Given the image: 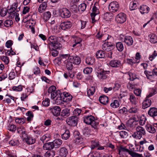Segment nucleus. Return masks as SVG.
Returning a JSON list of instances; mask_svg holds the SVG:
<instances>
[{
    "instance_id": "a19ab883",
    "label": "nucleus",
    "mask_w": 157,
    "mask_h": 157,
    "mask_svg": "<svg viewBox=\"0 0 157 157\" xmlns=\"http://www.w3.org/2000/svg\"><path fill=\"white\" fill-rule=\"evenodd\" d=\"M55 154L54 151H47L44 154L45 157H53Z\"/></svg>"
},
{
    "instance_id": "f8f14e48",
    "label": "nucleus",
    "mask_w": 157,
    "mask_h": 157,
    "mask_svg": "<svg viewBox=\"0 0 157 157\" xmlns=\"http://www.w3.org/2000/svg\"><path fill=\"white\" fill-rule=\"evenodd\" d=\"M72 45L73 47H75L77 45H78L79 46L80 44V43L82 41V38L77 36H74L72 38Z\"/></svg>"
},
{
    "instance_id": "4d7b16f0",
    "label": "nucleus",
    "mask_w": 157,
    "mask_h": 157,
    "mask_svg": "<svg viewBox=\"0 0 157 157\" xmlns=\"http://www.w3.org/2000/svg\"><path fill=\"white\" fill-rule=\"evenodd\" d=\"M138 110L136 107L131 108L128 110V112L130 113H136L138 112Z\"/></svg>"
},
{
    "instance_id": "39448f33",
    "label": "nucleus",
    "mask_w": 157,
    "mask_h": 157,
    "mask_svg": "<svg viewBox=\"0 0 157 157\" xmlns=\"http://www.w3.org/2000/svg\"><path fill=\"white\" fill-rule=\"evenodd\" d=\"M96 4L93 7L92 12L91 14V16L92 20V23H94L99 19V12L98 8L95 6Z\"/></svg>"
},
{
    "instance_id": "09e8293b",
    "label": "nucleus",
    "mask_w": 157,
    "mask_h": 157,
    "mask_svg": "<svg viewBox=\"0 0 157 157\" xmlns=\"http://www.w3.org/2000/svg\"><path fill=\"white\" fill-rule=\"evenodd\" d=\"M94 146L98 147L97 149L99 150H102L105 149V147H106V144L104 146H101L99 144L98 142L94 143Z\"/></svg>"
},
{
    "instance_id": "37998d69",
    "label": "nucleus",
    "mask_w": 157,
    "mask_h": 157,
    "mask_svg": "<svg viewBox=\"0 0 157 157\" xmlns=\"http://www.w3.org/2000/svg\"><path fill=\"white\" fill-rule=\"evenodd\" d=\"M26 114L28 116L27 117V119L28 121H31L33 117V112L31 111H28Z\"/></svg>"
},
{
    "instance_id": "774afa93",
    "label": "nucleus",
    "mask_w": 157,
    "mask_h": 157,
    "mask_svg": "<svg viewBox=\"0 0 157 157\" xmlns=\"http://www.w3.org/2000/svg\"><path fill=\"white\" fill-rule=\"evenodd\" d=\"M5 153L7 155V157H17L16 155H14L9 151H6Z\"/></svg>"
},
{
    "instance_id": "393cba45",
    "label": "nucleus",
    "mask_w": 157,
    "mask_h": 157,
    "mask_svg": "<svg viewBox=\"0 0 157 157\" xmlns=\"http://www.w3.org/2000/svg\"><path fill=\"white\" fill-rule=\"evenodd\" d=\"M99 100L101 103L106 105L109 101V99L105 95H102L100 97Z\"/></svg>"
},
{
    "instance_id": "864d4df0",
    "label": "nucleus",
    "mask_w": 157,
    "mask_h": 157,
    "mask_svg": "<svg viewBox=\"0 0 157 157\" xmlns=\"http://www.w3.org/2000/svg\"><path fill=\"white\" fill-rule=\"evenodd\" d=\"M83 139L79 136L76 137L75 140V142L76 144H81L83 143Z\"/></svg>"
},
{
    "instance_id": "6ab92c4d",
    "label": "nucleus",
    "mask_w": 157,
    "mask_h": 157,
    "mask_svg": "<svg viewBox=\"0 0 157 157\" xmlns=\"http://www.w3.org/2000/svg\"><path fill=\"white\" fill-rule=\"evenodd\" d=\"M109 65L112 67H118L121 66V62L118 60H113L110 61Z\"/></svg>"
},
{
    "instance_id": "7c9ffc66",
    "label": "nucleus",
    "mask_w": 157,
    "mask_h": 157,
    "mask_svg": "<svg viewBox=\"0 0 157 157\" xmlns=\"http://www.w3.org/2000/svg\"><path fill=\"white\" fill-rule=\"evenodd\" d=\"M128 112V109L125 107H120L118 110V112L120 114L122 115H127Z\"/></svg>"
},
{
    "instance_id": "338daca9",
    "label": "nucleus",
    "mask_w": 157,
    "mask_h": 157,
    "mask_svg": "<svg viewBox=\"0 0 157 157\" xmlns=\"http://www.w3.org/2000/svg\"><path fill=\"white\" fill-rule=\"evenodd\" d=\"M7 11L8 13L10 14V17L11 18H13L15 17L16 13L15 11L13 12L12 10H8Z\"/></svg>"
},
{
    "instance_id": "4c0bfd02",
    "label": "nucleus",
    "mask_w": 157,
    "mask_h": 157,
    "mask_svg": "<svg viewBox=\"0 0 157 157\" xmlns=\"http://www.w3.org/2000/svg\"><path fill=\"white\" fill-rule=\"evenodd\" d=\"M94 62L95 59L90 57H88L86 59V62L88 65H92Z\"/></svg>"
},
{
    "instance_id": "aec40b11",
    "label": "nucleus",
    "mask_w": 157,
    "mask_h": 157,
    "mask_svg": "<svg viewBox=\"0 0 157 157\" xmlns=\"http://www.w3.org/2000/svg\"><path fill=\"white\" fill-rule=\"evenodd\" d=\"M62 95V93H60V92L58 93L56 97L57 98L55 100V103L57 105L61 104L62 103V102L64 101V98Z\"/></svg>"
},
{
    "instance_id": "8fccbe9b",
    "label": "nucleus",
    "mask_w": 157,
    "mask_h": 157,
    "mask_svg": "<svg viewBox=\"0 0 157 157\" xmlns=\"http://www.w3.org/2000/svg\"><path fill=\"white\" fill-rule=\"evenodd\" d=\"M120 136L122 138H126L128 136V133L125 131H122L119 132Z\"/></svg>"
},
{
    "instance_id": "72a5a7b5",
    "label": "nucleus",
    "mask_w": 157,
    "mask_h": 157,
    "mask_svg": "<svg viewBox=\"0 0 157 157\" xmlns=\"http://www.w3.org/2000/svg\"><path fill=\"white\" fill-rule=\"evenodd\" d=\"M17 6L18 4L17 2L14 3L12 7L9 9L10 10H11L13 12L16 10V12H18L20 10V7H19L17 8Z\"/></svg>"
},
{
    "instance_id": "ddd939ff",
    "label": "nucleus",
    "mask_w": 157,
    "mask_h": 157,
    "mask_svg": "<svg viewBox=\"0 0 157 157\" xmlns=\"http://www.w3.org/2000/svg\"><path fill=\"white\" fill-rule=\"evenodd\" d=\"M110 72L109 71H105L103 70L98 73L97 76L100 79H105L107 77L106 74H109Z\"/></svg>"
},
{
    "instance_id": "c03bdc74",
    "label": "nucleus",
    "mask_w": 157,
    "mask_h": 157,
    "mask_svg": "<svg viewBox=\"0 0 157 157\" xmlns=\"http://www.w3.org/2000/svg\"><path fill=\"white\" fill-rule=\"evenodd\" d=\"M51 17V14L49 11L45 12L44 13L43 18L45 21L49 20Z\"/></svg>"
},
{
    "instance_id": "58836bf2",
    "label": "nucleus",
    "mask_w": 157,
    "mask_h": 157,
    "mask_svg": "<svg viewBox=\"0 0 157 157\" xmlns=\"http://www.w3.org/2000/svg\"><path fill=\"white\" fill-rule=\"evenodd\" d=\"M50 138V135L49 134H46L40 138V140L42 141L43 143L46 142L48 141Z\"/></svg>"
},
{
    "instance_id": "680f3d73",
    "label": "nucleus",
    "mask_w": 157,
    "mask_h": 157,
    "mask_svg": "<svg viewBox=\"0 0 157 157\" xmlns=\"http://www.w3.org/2000/svg\"><path fill=\"white\" fill-rule=\"evenodd\" d=\"M12 89L14 91H21L22 90L23 88L21 86L19 85L17 86H13L12 87Z\"/></svg>"
},
{
    "instance_id": "f3484780",
    "label": "nucleus",
    "mask_w": 157,
    "mask_h": 157,
    "mask_svg": "<svg viewBox=\"0 0 157 157\" xmlns=\"http://www.w3.org/2000/svg\"><path fill=\"white\" fill-rule=\"evenodd\" d=\"M68 153V150L65 147H60L59 150V155L61 157H66Z\"/></svg>"
},
{
    "instance_id": "9b49d317",
    "label": "nucleus",
    "mask_w": 157,
    "mask_h": 157,
    "mask_svg": "<svg viewBox=\"0 0 157 157\" xmlns=\"http://www.w3.org/2000/svg\"><path fill=\"white\" fill-rule=\"evenodd\" d=\"M113 45L112 44L108 41L103 44L102 46V49L104 51L109 52L111 51L113 49Z\"/></svg>"
},
{
    "instance_id": "c85d7f7f",
    "label": "nucleus",
    "mask_w": 157,
    "mask_h": 157,
    "mask_svg": "<svg viewBox=\"0 0 157 157\" xmlns=\"http://www.w3.org/2000/svg\"><path fill=\"white\" fill-rule=\"evenodd\" d=\"M149 10L150 8L147 6L142 5L140 7V11L142 14L148 13Z\"/></svg>"
},
{
    "instance_id": "de8ad7c7",
    "label": "nucleus",
    "mask_w": 157,
    "mask_h": 157,
    "mask_svg": "<svg viewBox=\"0 0 157 157\" xmlns=\"http://www.w3.org/2000/svg\"><path fill=\"white\" fill-rule=\"evenodd\" d=\"M15 121L16 123L21 124L25 123V120L23 118H16L15 119Z\"/></svg>"
},
{
    "instance_id": "f03ea898",
    "label": "nucleus",
    "mask_w": 157,
    "mask_h": 157,
    "mask_svg": "<svg viewBox=\"0 0 157 157\" xmlns=\"http://www.w3.org/2000/svg\"><path fill=\"white\" fill-rule=\"evenodd\" d=\"M83 121L87 124H90L91 126L96 129L98 123L95 119V117L92 115H88L84 116L83 117Z\"/></svg>"
},
{
    "instance_id": "a878e982",
    "label": "nucleus",
    "mask_w": 157,
    "mask_h": 157,
    "mask_svg": "<svg viewBox=\"0 0 157 157\" xmlns=\"http://www.w3.org/2000/svg\"><path fill=\"white\" fill-rule=\"evenodd\" d=\"M135 122L129 120L127 122V126L129 129H132L135 127Z\"/></svg>"
},
{
    "instance_id": "2f4dec72",
    "label": "nucleus",
    "mask_w": 157,
    "mask_h": 157,
    "mask_svg": "<svg viewBox=\"0 0 157 157\" xmlns=\"http://www.w3.org/2000/svg\"><path fill=\"white\" fill-rule=\"evenodd\" d=\"M54 145V147L56 148L59 147L62 143V140L59 139H57L52 142Z\"/></svg>"
},
{
    "instance_id": "f704fd0d",
    "label": "nucleus",
    "mask_w": 157,
    "mask_h": 157,
    "mask_svg": "<svg viewBox=\"0 0 157 157\" xmlns=\"http://www.w3.org/2000/svg\"><path fill=\"white\" fill-rule=\"evenodd\" d=\"M150 37V41L151 43H155L157 42V36L154 34H152L149 35Z\"/></svg>"
},
{
    "instance_id": "ea45409f",
    "label": "nucleus",
    "mask_w": 157,
    "mask_h": 157,
    "mask_svg": "<svg viewBox=\"0 0 157 157\" xmlns=\"http://www.w3.org/2000/svg\"><path fill=\"white\" fill-rule=\"evenodd\" d=\"M137 3L136 1L131 2L130 4L129 8L131 10H133L137 9Z\"/></svg>"
},
{
    "instance_id": "79ce46f5",
    "label": "nucleus",
    "mask_w": 157,
    "mask_h": 157,
    "mask_svg": "<svg viewBox=\"0 0 157 157\" xmlns=\"http://www.w3.org/2000/svg\"><path fill=\"white\" fill-rule=\"evenodd\" d=\"M129 100L132 104L135 105L136 104L137 99L135 97L134 95H130Z\"/></svg>"
},
{
    "instance_id": "dca6fc26",
    "label": "nucleus",
    "mask_w": 157,
    "mask_h": 157,
    "mask_svg": "<svg viewBox=\"0 0 157 157\" xmlns=\"http://www.w3.org/2000/svg\"><path fill=\"white\" fill-rule=\"evenodd\" d=\"M72 25V23L71 21H64L61 23L60 26L62 29L66 30L70 28Z\"/></svg>"
},
{
    "instance_id": "13d9d810",
    "label": "nucleus",
    "mask_w": 157,
    "mask_h": 157,
    "mask_svg": "<svg viewBox=\"0 0 157 157\" xmlns=\"http://www.w3.org/2000/svg\"><path fill=\"white\" fill-rule=\"evenodd\" d=\"M113 14L111 13L107 12L105 13L104 16L105 17V19H111L113 17Z\"/></svg>"
},
{
    "instance_id": "3c124183",
    "label": "nucleus",
    "mask_w": 157,
    "mask_h": 157,
    "mask_svg": "<svg viewBox=\"0 0 157 157\" xmlns=\"http://www.w3.org/2000/svg\"><path fill=\"white\" fill-rule=\"evenodd\" d=\"M110 105L111 107L114 108L117 107L120 105L119 102L118 101L115 100L113 103L111 104Z\"/></svg>"
},
{
    "instance_id": "f257e3e1",
    "label": "nucleus",
    "mask_w": 157,
    "mask_h": 157,
    "mask_svg": "<svg viewBox=\"0 0 157 157\" xmlns=\"http://www.w3.org/2000/svg\"><path fill=\"white\" fill-rule=\"evenodd\" d=\"M58 38L54 36H51L48 38L50 42L48 43V47L50 54L53 57L56 56L59 52L57 49L61 47V44L58 41Z\"/></svg>"
},
{
    "instance_id": "9d476101",
    "label": "nucleus",
    "mask_w": 157,
    "mask_h": 157,
    "mask_svg": "<svg viewBox=\"0 0 157 157\" xmlns=\"http://www.w3.org/2000/svg\"><path fill=\"white\" fill-rule=\"evenodd\" d=\"M78 117L75 116H72L69 117L67 120L68 124L71 126H76L77 124Z\"/></svg>"
},
{
    "instance_id": "423d86ee",
    "label": "nucleus",
    "mask_w": 157,
    "mask_h": 157,
    "mask_svg": "<svg viewBox=\"0 0 157 157\" xmlns=\"http://www.w3.org/2000/svg\"><path fill=\"white\" fill-rule=\"evenodd\" d=\"M109 9L112 12L118 11L119 9V5L118 2L115 1L111 2L109 6Z\"/></svg>"
},
{
    "instance_id": "6e6552de",
    "label": "nucleus",
    "mask_w": 157,
    "mask_h": 157,
    "mask_svg": "<svg viewBox=\"0 0 157 157\" xmlns=\"http://www.w3.org/2000/svg\"><path fill=\"white\" fill-rule=\"evenodd\" d=\"M121 40L128 46L132 45L133 44V39L130 36H123V37L121 38Z\"/></svg>"
},
{
    "instance_id": "c756f323",
    "label": "nucleus",
    "mask_w": 157,
    "mask_h": 157,
    "mask_svg": "<svg viewBox=\"0 0 157 157\" xmlns=\"http://www.w3.org/2000/svg\"><path fill=\"white\" fill-rule=\"evenodd\" d=\"M70 115V109H65L62 110L61 115L64 118H66Z\"/></svg>"
},
{
    "instance_id": "5701e85b",
    "label": "nucleus",
    "mask_w": 157,
    "mask_h": 157,
    "mask_svg": "<svg viewBox=\"0 0 157 157\" xmlns=\"http://www.w3.org/2000/svg\"><path fill=\"white\" fill-rule=\"evenodd\" d=\"M54 147V145L52 142L45 143L43 146V149L45 150H51Z\"/></svg>"
},
{
    "instance_id": "473e14b6",
    "label": "nucleus",
    "mask_w": 157,
    "mask_h": 157,
    "mask_svg": "<svg viewBox=\"0 0 157 157\" xmlns=\"http://www.w3.org/2000/svg\"><path fill=\"white\" fill-rule=\"evenodd\" d=\"M116 47L117 50L120 52L122 51L124 48L123 43L120 42H117L116 43Z\"/></svg>"
},
{
    "instance_id": "412c9836",
    "label": "nucleus",
    "mask_w": 157,
    "mask_h": 157,
    "mask_svg": "<svg viewBox=\"0 0 157 157\" xmlns=\"http://www.w3.org/2000/svg\"><path fill=\"white\" fill-rule=\"evenodd\" d=\"M24 141L29 145L34 144L36 142V140L29 136H27L24 138Z\"/></svg>"
},
{
    "instance_id": "20e7f679",
    "label": "nucleus",
    "mask_w": 157,
    "mask_h": 157,
    "mask_svg": "<svg viewBox=\"0 0 157 157\" xmlns=\"http://www.w3.org/2000/svg\"><path fill=\"white\" fill-rule=\"evenodd\" d=\"M69 54L62 55L61 56V60L64 62L67 69L71 70L73 68V63L69 60Z\"/></svg>"
},
{
    "instance_id": "bf43d9fd",
    "label": "nucleus",
    "mask_w": 157,
    "mask_h": 157,
    "mask_svg": "<svg viewBox=\"0 0 157 157\" xmlns=\"http://www.w3.org/2000/svg\"><path fill=\"white\" fill-rule=\"evenodd\" d=\"M16 126L15 125H10L8 127V130L11 132L15 131L16 130Z\"/></svg>"
},
{
    "instance_id": "5fc2aeb1",
    "label": "nucleus",
    "mask_w": 157,
    "mask_h": 157,
    "mask_svg": "<svg viewBox=\"0 0 157 157\" xmlns=\"http://www.w3.org/2000/svg\"><path fill=\"white\" fill-rule=\"evenodd\" d=\"M93 70V69L91 67H87L85 68L83 72L84 74H89L91 73Z\"/></svg>"
},
{
    "instance_id": "a18cd8bd",
    "label": "nucleus",
    "mask_w": 157,
    "mask_h": 157,
    "mask_svg": "<svg viewBox=\"0 0 157 157\" xmlns=\"http://www.w3.org/2000/svg\"><path fill=\"white\" fill-rule=\"evenodd\" d=\"M86 7V5L85 3H82L80 4L78 7L79 11L83 12L85 11Z\"/></svg>"
},
{
    "instance_id": "0e129e2a",
    "label": "nucleus",
    "mask_w": 157,
    "mask_h": 157,
    "mask_svg": "<svg viewBox=\"0 0 157 157\" xmlns=\"http://www.w3.org/2000/svg\"><path fill=\"white\" fill-rule=\"evenodd\" d=\"M19 142L17 140H11L9 142V144L11 145L14 146L19 144Z\"/></svg>"
},
{
    "instance_id": "6e6d98bb",
    "label": "nucleus",
    "mask_w": 157,
    "mask_h": 157,
    "mask_svg": "<svg viewBox=\"0 0 157 157\" xmlns=\"http://www.w3.org/2000/svg\"><path fill=\"white\" fill-rule=\"evenodd\" d=\"M146 120L147 119L144 116H143L142 117H141L139 121L140 124L141 126L144 125L145 124Z\"/></svg>"
},
{
    "instance_id": "69168bd1",
    "label": "nucleus",
    "mask_w": 157,
    "mask_h": 157,
    "mask_svg": "<svg viewBox=\"0 0 157 157\" xmlns=\"http://www.w3.org/2000/svg\"><path fill=\"white\" fill-rule=\"evenodd\" d=\"M156 56H157V52L155 51L153 53L149 56V59L152 61Z\"/></svg>"
},
{
    "instance_id": "2eb2a0df",
    "label": "nucleus",
    "mask_w": 157,
    "mask_h": 157,
    "mask_svg": "<svg viewBox=\"0 0 157 157\" xmlns=\"http://www.w3.org/2000/svg\"><path fill=\"white\" fill-rule=\"evenodd\" d=\"M155 125H157V123L154 124L153 125L149 123H147L145 128L147 131L150 133H155L156 132V130L154 127H156L155 126Z\"/></svg>"
},
{
    "instance_id": "e433bc0d",
    "label": "nucleus",
    "mask_w": 157,
    "mask_h": 157,
    "mask_svg": "<svg viewBox=\"0 0 157 157\" xmlns=\"http://www.w3.org/2000/svg\"><path fill=\"white\" fill-rule=\"evenodd\" d=\"M95 87L92 86L88 90L87 94L88 96L93 95L95 91Z\"/></svg>"
},
{
    "instance_id": "4be33fe9",
    "label": "nucleus",
    "mask_w": 157,
    "mask_h": 157,
    "mask_svg": "<svg viewBox=\"0 0 157 157\" xmlns=\"http://www.w3.org/2000/svg\"><path fill=\"white\" fill-rule=\"evenodd\" d=\"M148 113L149 116L154 118L155 117L157 116V109L155 107L150 108Z\"/></svg>"
},
{
    "instance_id": "e2e57ef3",
    "label": "nucleus",
    "mask_w": 157,
    "mask_h": 157,
    "mask_svg": "<svg viewBox=\"0 0 157 157\" xmlns=\"http://www.w3.org/2000/svg\"><path fill=\"white\" fill-rule=\"evenodd\" d=\"M81 111L82 110L81 109L78 108L76 109L73 112L75 116L77 117L79 115Z\"/></svg>"
},
{
    "instance_id": "052dcab7",
    "label": "nucleus",
    "mask_w": 157,
    "mask_h": 157,
    "mask_svg": "<svg viewBox=\"0 0 157 157\" xmlns=\"http://www.w3.org/2000/svg\"><path fill=\"white\" fill-rule=\"evenodd\" d=\"M129 154L132 157H139L141 155L132 151H130Z\"/></svg>"
},
{
    "instance_id": "c9c22d12",
    "label": "nucleus",
    "mask_w": 157,
    "mask_h": 157,
    "mask_svg": "<svg viewBox=\"0 0 157 157\" xmlns=\"http://www.w3.org/2000/svg\"><path fill=\"white\" fill-rule=\"evenodd\" d=\"M105 54L104 51L101 50L98 51L96 53V56L97 58H103L105 57Z\"/></svg>"
},
{
    "instance_id": "cd10ccee",
    "label": "nucleus",
    "mask_w": 157,
    "mask_h": 157,
    "mask_svg": "<svg viewBox=\"0 0 157 157\" xmlns=\"http://www.w3.org/2000/svg\"><path fill=\"white\" fill-rule=\"evenodd\" d=\"M47 6V2H43L39 6L38 8V11L40 13H42L46 9Z\"/></svg>"
},
{
    "instance_id": "b1692460",
    "label": "nucleus",
    "mask_w": 157,
    "mask_h": 157,
    "mask_svg": "<svg viewBox=\"0 0 157 157\" xmlns=\"http://www.w3.org/2000/svg\"><path fill=\"white\" fill-rule=\"evenodd\" d=\"M61 16L63 18H68L71 16L70 12L66 8H63L61 13Z\"/></svg>"
},
{
    "instance_id": "a211bd4d",
    "label": "nucleus",
    "mask_w": 157,
    "mask_h": 157,
    "mask_svg": "<svg viewBox=\"0 0 157 157\" xmlns=\"http://www.w3.org/2000/svg\"><path fill=\"white\" fill-rule=\"evenodd\" d=\"M52 112L55 116H58L60 114L61 109L58 106H56L50 108Z\"/></svg>"
},
{
    "instance_id": "0eeeda50",
    "label": "nucleus",
    "mask_w": 157,
    "mask_h": 157,
    "mask_svg": "<svg viewBox=\"0 0 157 157\" xmlns=\"http://www.w3.org/2000/svg\"><path fill=\"white\" fill-rule=\"evenodd\" d=\"M126 15L124 13H120L117 15L115 20L117 23L122 24L126 21Z\"/></svg>"
},
{
    "instance_id": "49530a36",
    "label": "nucleus",
    "mask_w": 157,
    "mask_h": 157,
    "mask_svg": "<svg viewBox=\"0 0 157 157\" xmlns=\"http://www.w3.org/2000/svg\"><path fill=\"white\" fill-rule=\"evenodd\" d=\"M70 133L68 130H66L65 132L62 135V137L63 139L67 140L69 137Z\"/></svg>"
},
{
    "instance_id": "7ed1b4c3",
    "label": "nucleus",
    "mask_w": 157,
    "mask_h": 157,
    "mask_svg": "<svg viewBox=\"0 0 157 157\" xmlns=\"http://www.w3.org/2000/svg\"><path fill=\"white\" fill-rule=\"evenodd\" d=\"M136 132H134L132 135L134 138L140 139L143 136L146 134L145 130L143 127L140 126L136 128Z\"/></svg>"
},
{
    "instance_id": "bb28decb",
    "label": "nucleus",
    "mask_w": 157,
    "mask_h": 157,
    "mask_svg": "<svg viewBox=\"0 0 157 157\" xmlns=\"http://www.w3.org/2000/svg\"><path fill=\"white\" fill-rule=\"evenodd\" d=\"M151 100L146 98L145 100H144L143 103L142 108L143 109H145L151 105Z\"/></svg>"
},
{
    "instance_id": "1a4fd4ad",
    "label": "nucleus",
    "mask_w": 157,
    "mask_h": 157,
    "mask_svg": "<svg viewBox=\"0 0 157 157\" xmlns=\"http://www.w3.org/2000/svg\"><path fill=\"white\" fill-rule=\"evenodd\" d=\"M56 87L54 86H52L48 89V92L49 94H51L52 99H54L57 96L58 93L60 91L56 90Z\"/></svg>"
},
{
    "instance_id": "4468645a",
    "label": "nucleus",
    "mask_w": 157,
    "mask_h": 157,
    "mask_svg": "<svg viewBox=\"0 0 157 157\" xmlns=\"http://www.w3.org/2000/svg\"><path fill=\"white\" fill-rule=\"evenodd\" d=\"M69 60H71L73 63L75 64L79 65L81 62V59L78 56H70L69 55Z\"/></svg>"
},
{
    "instance_id": "603ef678",
    "label": "nucleus",
    "mask_w": 157,
    "mask_h": 157,
    "mask_svg": "<svg viewBox=\"0 0 157 157\" xmlns=\"http://www.w3.org/2000/svg\"><path fill=\"white\" fill-rule=\"evenodd\" d=\"M13 24V21L10 20H8L6 21L4 23L5 26L9 27Z\"/></svg>"
}]
</instances>
